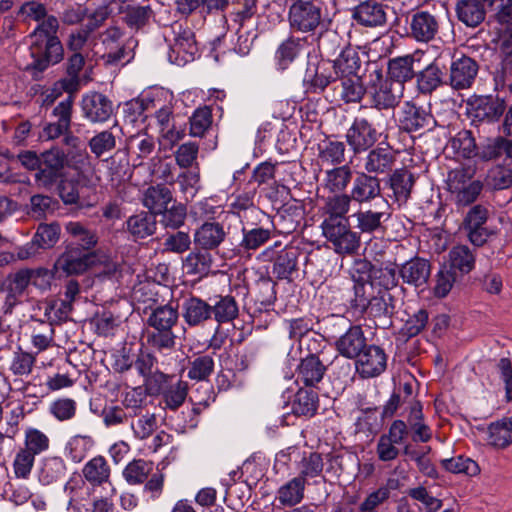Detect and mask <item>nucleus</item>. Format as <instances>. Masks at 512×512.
<instances>
[{"label": "nucleus", "mask_w": 512, "mask_h": 512, "mask_svg": "<svg viewBox=\"0 0 512 512\" xmlns=\"http://www.w3.org/2000/svg\"><path fill=\"white\" fill-rule=\"evenodd\" d=\"M83 116L92 123L106 122L113 114V103L99 92L87 93L82 97Z\"/></svg>", "instance_id": "11"}, {"label": "nucleus", "mask_w": 512, "mask_h": 512, "mask_svg": "<svg viewBox=\"0 0 512 512\" xmlns=\"http://www.w3.org/2000/svg\"><path fill=\"white\" fill-rule=\"evenodd\" d=\"M390 188L393 191L395 200L399 203H405L410 197L413 185V173L407 169H398L389 179Z\"/></svg>", "instance_id": "35"}, {"label": "nucleus", "mask_w": 512, "mask_h": 512, "mask_svg": "<svg viewBox=\"0 0 512 512\" xmlns=\"http://www.w3.org/2000/svg\"><path fill=\"white\" fill-rule=\"evenodd\" d=\"M298 252L294 248H283L279 251L273 264V274L277 279H289L297 268Z\"/></svg>", "instance_id": "38"}, {"label": "nucleus", "mask_w": 512, "mask_h": 512, "mask_svg": "<svg viewBox=\"0 0 512 512\" xmlns=\"http://www.w3.org/2000/svg\"><path fill=\"white\" fill-rule=\"evenodd\" d=\"M188 394V383L178 379L175 382H169L162 390V399L165 408L176 410L183 405Z\"/></svg>", "instance_id": "44"}, {"label": "nucleus", "mask_w": 512, "mask_h": 512, "mask_svg": "<svg viewBox=\"0 0 512 512\" xmlns=\"http://www.w3.org/2000/svg\"><path fill=\"white\" fill-rule=\"evenodd\" d=\"M505 111V102L498 96H474L467 101V115L472 124L494 123Z\"/></svg>", "instance_id": "6"}, {"label": "nucleus", "mask_w": 512, "mask_h": 512, "mask_svg": "<svg viewBox=\"0 0 512 512\" xmlns=\"http://www.w3.org/2000/svg\"><path fill=\"white\" fill-rule=\"evenodd\" d=\"M486 0H457L455 13L457 19L465 26L476 28L484 22L486 17Z\"/></svg>", "instance_id": "18"}, {"label": "nucleus", "mask_w": 512, "mask_h": 512, "mask_svg": "<svg viewBox=\"0 0 512 512\" xmlns=\"http://www.w3.org/2000/svg\"><path fill=\"white\" fill-rule=\"evenodd\" d=\"M95 441L90 435H75L65 446L66 455L75 463H80L94 447Z\"/></svg>", "instance_id": "51"}, {"label": "nucleus", "mask_w": 512, "mask_h": 512, "mask_svg": "<svg viewBox=\"0 0 512 512\" xmlns=\"http://www.w3.org/2000/svg\"><path fill=\"white\" fill-rule=\"evenodd\" d=\"M126 230L135 240L151 236L156 230L155 216L144 211L134 214L127 219Z\"/></svg>", "instance_id": "29"}, {"label": "nucleus", "mask_w": 512, "mask_h": 512, "mask_svg": "<svg viewBox=\"0 0 512 512\" xmlns=\"http://www.w3.org/2000/svg\"><path fill=\"white\" fill-rule=\"evenodd\" d=\"M413 64L414 58L410 55L390 60L388 65L390 79L401 83L412 79L414 76Z\"/></svg>", "instance_id": "62"}, {"label": "nucleus", "mask_w": 512, "mask_h": 512, "mask_svg": "<svg viewBox=\"0 0 512 512\" xmlns=\"http://www.w3.org/2000/svg\"><path fill=\"white\" fill-rule=\"evenodd\" d=\"M213 256L208 250L191 251L183 261V269L188 275L202 278L207 276L212 269Z\"/></svg>", "instance_id": "27"}, {"label": "nucleus", "mask_w": 512, "mask_h": 512, "mask_svg": "<svg viewBox=\"0 0 512 512\" xmlns=\"http://www.w3.org/2000/svg\"><path fill=\"white\" fill-rule=\"evenodd\" d=\"M488 443L496 448H506L512 443V420L503 418L488 426Z\"/></svg>", "instance_id": "39"}, {"label": "nucleus", "mask_w": 512, "mask_h": 512, "mask_svg": "<svg viewBox=\"0 0 512 512\" xmlns=\"http://www.w3.org/2000/svg\"><path fill=\"white\" fill-rule=\"evenodd\" d=\"M122 31L117 26L108 28L102 35V42L109 49L107 53V62L116 63L124 58V50L119 45L122 37Z\"/></svg>", "instance_id": "61"}, {"label": "nucleus", "mask_w": 512, "mask_h": 512, "mask_svg": "<svg viewBox=\"0 0 512 512\" xmlns=\"http://www.w3.org/2000/svg\"><path fill=\"white\" fill-rule=\"evenodd\" d=\"M356 368L359 374L366 378L380 375L386 368L384 351L375 345L368 346L358 356Z\"/></svg>", "instance_id": "14"}, {"label": "nucleus", "mask_w": 512, "mask_h": 512, "mask_svg": "<svg viewBox=\"0 0 512 512\" xmlns=\"http://www.w3.org/2000/svg\"><path fill=\"white\" fill-rule=\"evenodd\" d=\"M403 92L404 84L400 81L384 77L378 70L370 74L368 93L376 108H393L399 102Z\"/></svg>", "instance_id": "4"}, {"label": "nucleus", "mask_w": 512, "mask_h": 512, "mask_svg": "<svg viewBox=\"0 0 512 512\" xmlns=\"http://www.w3.org/2000/svg\"><path fill=\"white\" fill-rule=\"evenodd\" d=\"M65 472L66 465L61 457H48L42 462L38 478L43 485H50L61 479Z\"/></svg>", "instance_id": "49"}, {"label": "nucleus", "mask_w": 512, "mask_h": 512, "mask_svg": "<svg viewBox=\"0 0 512 512\" xmlns=\"http://www.w3.org/2000/svg\"><path fill=\"white\" fill-rule=\"evenodd\" d=\"M155 139L147 133L132 135L127 140V149L140 160L149 157L155 150Z\"/></svg>", "instance_id": "59"}, {"label": "nucleus", "mask_w": 512, "mask_h": 512, "mask_svg": "<svg viewBox=\"0 0 512 512\" xmlns=\"http://www.w3.org/2000/svg\"><path fill=\"white\" fill-rule=\"evenodd\" d=\"M478 63L471 57L461 55L454 58L450 65L449 85L454 90L470 88L478 74Z\"/></svg>", "instance_id": "8"}, {"label": "nucleus", "mask_w": 512, "mask_h": 512, "mask_svg": "<svg viewBox=\"0 0 512 512\" xmlns=\"http://www.w3.org/2000/svg\"><path fill=\"white\" fill-rule=\"evenodd\" d=\"M105 17V11L101 10L96 12L86 25L87 29H79L76 32L71 33L68 41V48L75 53H79V51L86 45L89 33L97 28L100 23L104 21Z\"/></svg>", "instance_id": "55"}, {"label": "nucleus", "mask_w": 512, "mask_h": 512, "mask_svg": "<svg viewBox=\"0 0 512 512\" xmlns=\"http://www.w3.org/2000/svg\"><path fill=\"white\" fill-rule=\"evenodd\" d=\"M389 217V213L380 210L359 209L351 215L355 219L357 228L362 233H373L382 227L383 221Z\"/></svg>", "instance_id": "33"}, {"label": "nucleus", "mask_w": 512, "mask_h": 512, "mask_svg": "<svg viewBox=\"0 0 512 512\" xmlns=\"http://www.w3.org/2000/svg\"><path fill=\"white\" fill-rule=\"evenodd\" d=\"M339 81L340 85L337 89H339V94L345 102L355 103L362 99L365 89L358 75L339 78Z\"/></svg>", "instance_id": "58"}, {"label": "nucleus", "mask_w": 512, "mask_h": 512, "mask_svg": "<svg viewBox=\"0 0 512 512\" xmlns=\"http://www.w3.org/2000/svg\"><path fill=\"white\" fill-rule=\"evenodd\" d=\"M331 68L337 79L357 75L360 68L358 54L352 49H346L333 61Z\"/></svg>", "instance_id": "41"}, {"label": "nucleus", "mask_w": 512, "mask_h": 512, "mask_svg": "<svg viewBox=\"0 0 512 512\" xmlns=\"http://www.w3.org/2000/svg\"><path fill=\"white\" fill-rule=\"evenodd\" d=\"M305 45L306 39L300 37L290 36L283 41L276 51V58L278 59L279 65L285 68L293 62L304 49Z\"/></svg>", "instance_id": "50"}, {"label": "nucleus", "mask_w": 512, "mask_h": 512, "mask_svg": "<svg viewBox=\"0 0 512 512\" xmlns=\"http://www.w3.org/2000/svg\"><path fill=\"white\" fill-rule=\"evenodd\" d=\"M307 484L302 477H293L277 489L276 500L284 507L298 505L304 499Z\"/></svg>", "instance_id": "24"}, {"label": "nucleus", "mask_w": 512, "mask_h": 512, "mask_svg": "<svg viewBox=\"0 0 512 512\" xmlns=\"http://www.w3.org/2000/svg\"><path fill=\"white\" fill-rule=\"evenodd\" d=\"M172 200L173 196L171 190L162 184L148 187L142 197L143 205L152 215L165 211Z\"/></svg>", "instance_id": "25"}, {"label": "nucleus", "mask_w": 512, "mask_h": 512, "mask_svg": "<svg viewBox=\"0 0 512 512\" xmlns=\"http://www.w3.org/2000/svg\"><path fill=\"white\" fill-rule=\"evenodd\" d=\"M152 472V462L144 459H134L126 465L122 474L128 484L139 485L144 483Z\"/></svg>", "instance_id": "46"}, {"label": "nucleus", "mask_w": 512, "mask_h": 512, "mask_svg": "<svg viewBox=\"0 0 512 512\" xmlns=\"http://www.w3.org/2000/svg\"><path fill=\"white\" fill-rule=\"evenodd\" d=\"M29 35L30 53L33 58L30 66L38 71L45 70L49 65L60 62L63 58V47L56 36L58 20L54 16H46Z\"/></svg>", "instance_id": "1"}, {"label": "nucleus", "mask_w": 512, "mask_h": 512, "mask_svg": "<svg viewBox=\"0 0 512 512\" xmlns=\"http://www.w3.org/2000/svg\"><path fill=\"white\" fill-rule=\"evenodd\" d=\"M72 98L67 97L61 101L53 110L57 122L47 124L43 129L44 136L53 140L66 133L71 124Z\"/></svg>", "instance_id": "20"}, {"label": "nucleus", "mask_w": 512, "mask_h": 512, "mask_svg": "<svg viewBox=\"0 0 512 512\" xmlns=\"http://www.w3.org/2000/svg\"><path fill=\"white\" fill-rule=\"evenodd\" d=\"M447 150H451L456 156L471 158L476 155V142L469 130L458 132L447 144Z\"/></svg>", "instance_id": "43"}, {"label": "nucleus", "mask_w": 512, "mask_h": 512, "mask_svg": "<svg viewBox=\"0 0 512 512\" xmlns=\"http://www.w3.org/2000/svg\"><path fill=\"white\" fill-rule=\"evenodd\" d=\"M182 316L190 327L199 326L212 317V308L203 299L191 296L183 301Z\"/></svg>", "instance_id": "21"}, {"label": "nucleus", "mask_w": 512, "mask_h": 512, "mask_svg": "<svg viewBox=\"0 0 512 512\" xmlns=\"http://www.w3.org/2000/svg\"><path fill=\"white\" fill-rule=\"evenodd\" d=\"M227 232L223 224L215 221H205L194 230L193 241L198 249L216 250L226 239Z\"/></svg>", "instance_id": "13"}, {"label": "nucleus", "mask_w": 512, "mask_h": 512, "mask_svg": "<svg viewBox=\"0 0 512 512\" xmlns=\"http://www.w3.org/2000/svg\"><path fill=\"white\" fill-rule=\"evenodd\" d=\"M137 418L130 422V428L134 437L138 440L148 439L153 435L158 427L157 417L154 413L146 412L139 414Z\"/></svg>", "instance_id": "57"}, {"label": "nucleus", "mask_w": 512, "mask_h": 512, "mask_svg": "<svg viewBox=\"0 0 512 512\" xmlns=\"http://www.w3.org/2000/svg\"><path fill=\"white\" fill-rule=\"evenodd\" d=\"M29 285L30 278L28 268L20 269L7 276L2 286V290L6 293L4 301L6 312L11 311L19 302V298L24 294Z\"/></svg>", "instance_id": "16"}, {"label": "nucleus", "mask_w": 512, "mask_h": 512, "mask_svg": "<svg viewBox=\"0 0 512 512\" xmlns=\"http://www.w3.org/2000/svg\"><path fill=\"white\" fill-rule=\"evenodd\" d=\"M353 18L362 26L377 27L386 22V13L383 5L368 0L360 3L353 10Z\"/></svg>", "instance_id": "23"}, {"label": "nucleus", "mask_w": 512, "mask_h": 512, "mask_svg": "<svg viewBox=\"0 0 512 512\" xmlns=\"http://www.w3.org/2000/svg\"><path fill=\"white\" fill-rule=\"evenodd\" d=\"M352 177L351 168L342 165L325 172L324 187L330 192L339 193L346 189Z\"/></svg>", "instance_id": "52"}, {"label": "nucleus", "mask_w": 512, "mask_h": 512, "mask_svg": "<svg viewBox=\"0 0 512 512\" xmlns=\"http://www.w3.org/2000/svg\"><path fill=\"white\" fill-rule=\"evenodd\" d=\"M337 80L331 73V64L323 62L317 67H308L304 76V82L314 92L323 91L332 81Z\"/></svg>", "instance_id": "37"}, {"label": "nucleus", "mask_w": 512, "mask_h": 512, "mask_svg": "<svg viewBox=\"0 0 512 512\" xmlns=\"http://www.w3.org/2000/svg\"><path fill=\"white\" fill-rule=\"evenodd\" d=\"M179 313L177 307L166 304L156 307L147 319L148 326L153 330H172L178 323Z\"/></svg>", "instance_id": "32"}, {"label": "nucleus", "mask_w": 512, "mask_h": 512, "mask_svg": "<svg viewBox=\"0 0 512 512\" xmlns=\"http://www.w3.org/2000/svg\"><path fill=\"white\" fill-rule=\"evenodd\" d=\"M317 157L322 164L338 165L345 160V144L332 138H325L317 144Z\"/></svg>", "instance_id": "30"}, {"label": "nucleus", "mask_w": 512, "mask_h": 512, "mask_svg": "<svg viewBox=\"0 0 512 512\" xmlns=\"http://www.w3.org/2000/svg\"><path fill=\"white\" fill-rule=\"evenodd\" d=\"M84 478L93 485H101L108 482L110 467L103 456H95L83 467Z\"/></svg>", "instance_id": "40"}, {"label": "nucleus", "mask_w": 512, "mask_h": 512, "mask_svg": "<svg viewBox=\"0 0 512 512\" xmlns=\"http://www.w3.org/2000/svg\"><path fill=\"white\" fill-rule=\"evenodd\" d=\"M67 163V155L59 147H52L41 153L40 169L35 173L39 187L52 188L62 177Z\"/></svg>", "instance_id": "5"}, {"label": "nucleus", "mask_w": 512, "mask_h": 512, "mask_svg": "<svg viewBox=\"0 0 512 512\" xmlns=\"http://www.w3.org/2000/svg\"><path fill=\"white\" fill-rule=\"evenodd\" d=\"M320 228L322 236L335 253L352 255L359 249L360 235L351 229L348 219L322 220Z\"/></svg>", "instance_id": "2"}, {"label": "nucleus", "mask_w": 512, "mask_h": 512, "mask_svg": "<svg viewBox=\"0 0 512 512\" xmlns=\"http://www.w3.org/2000/svg\"><path fill=\"white\" fill-rule=\"evenodd\" d=\"M475 254L466 245L454 246L448 254V262L450 270L456 274L459 271L461 274L470 273L475 267Z\"/></svg>", "instance_id": "31"}, {"label": "nucleus", "mask_w": 512, "mask_h": 512, "mask_svg": "<svg viewBox=\"0 0 512 512\" xmlns=\"http://www.w3.org/2000/svg\"><path fill=\"white\" fill-rule=\"evenodd\" d=\"M231 208L234 213L238 214L241 219V223L249 222L259 217L269 222V216L256 208L253 204V200L248 195H240L235 198L231 203Z\"/></svg>", "instance_id": "54"}, {"label": "nucleus", "mask_w": 512, "mask_h": 512, "mask_svg": "<svg viewBox=\"0 0 512 512\" xmlns=\"http://www.w3.org/2000/svg\"><path fill=\"white\" fill-rule=\"evenodd\" d=\"M323 468L324 461L320 453L310 452L308 454H304L297 464V469L299 471L297 477H302L303 481L308 482L309 479L321 476Z\"/></svg>", "instance_id": "53"}, {"label": "nucleus", "mask_w": 512, "mask_h": 512, "mask_svg": "<svg viewBox=\"0 0 512 512\" xmlns=\"http://www.w3.org/2000/svg\"><path fill=\"white\" fill-rule=\"evenodd\" d=\"M60 233L61 228L57 222L41 223L33 237L42 249H49L59 241Z\"/></svg>", "instance_id": "64"}, {"label": "nucleus", "mask_w": 512, "mask_h": 512, "mask_svg": "<svg viewBox=\"0 0 512 512\" xmlns=\"http://www.w3.org/2000/svg\"><path fill=\"white\" fill-rule=\"evenodd\" d=\"M351 202L349 194L339 193L327 197L322 207L323 220L348 219L346 214L349 212Z\"/></svg>", "instance_id": "36"}, {"label": "nucleus", "mask_w": 512, "mask_h": 512, "mask_svg": "<svg viewBox=\"0 0 512 512\" xmlns=\"http://www.w3.org/2000/svg\"><path fill=\"white\" fill-rule=\"evenodd\" d=\"M155 117L160 134L172 144L179 141L184 136V131L175 129L172 123V108L170 106L164 105L160 107L156 111Z\"/></svg>", "instance_id": "48"}, {"label": "nucleus", "mask_w": 512, "mask_h": 512, "mask_svg": "<svg viewBox=\"0 0 512 512\" xmlns=\"http://www.w3.org/2000/svg\"><path fill=\"white\" fill-rule=\"evenodd\" d=\"M288 21L293 32L314 35L323 25L321 3L317 0H296L288 11Z\"/></svg>", "instance_id": "3"}, {"label": "nucleus", "mask_w": 512, "mask_h": 512, "mask_svg": "<svg viewBox=\"0 0 512 512\" xmlns=\"http://www.w3.org/2000/svg\"><path fill=\"white\" fill-rule=\"evenodd\" d=\"M354 278V306L358 309H364L365 306L369 305L368 300L377 291L375 283L369 280V276H360L358 279Z\"/></svg>", "instance_id": "63"}, {"label": "nucleus", "mask_w": 512, "mask_h": 512, "mask_svg": "<svg viewBox=\"0 0 512 512\" xmlns=\"http://www.w3.org/2000/svg\"><path fill=\"white\" fill-rule=\"evenodd\" d=\"M395 154L389 147H377L366 156L364 168L369 174H383L392 169Z\"/></svg>", "instance_id": "26"}, {"label": "nucleus", "mask_w": 512, "mask_h": 512, "mask_svg": "<svg viewBox=\"0 0 512 512\" xmlns=\"http://www.w3.org/2000/svg\"><path fill=\"white\" fill-rule=\"evenodd\" d=\"M176 340L177 336L170 329L164 330H148L146 333V343L155 352L169 356L176 352Z\"/></svg>", "instance_id": "28"}, {"label": "nucleus", "mask_w": 512, "mask_h": 512, "mask_svg": "<svg viewBox=\"0 0 512 512\" xmlns=\"http://www.w3.org/2000/svg\"><path fill=\"white\" fill-rule=\"evenodd\" d=\"M66 232L77 240L80 249L89 251L94 248L98 242L94 231L86 228L82 223L70 221L65 225Z\"/></svg>", "instance_id": "56"}, {"label": "nucleus", "mask_w": 512, "mask_h": 512, "mask_svg": "<svg viewBox=\"0 0 512 512\" xmlns=\"http://www.w3.org/2000/svg\"><path fill=\"white\" fill-rule=\"evenodd\" d=\"M211 308L212 316L219 324L233 321L239 313L238 304L230 295L218 297Z\"/></svg>", "instance_id": "47"}, {"label": "nucleus", "mask_w": 512, "mask_h": 512, "mask_svg": "<svg viewBox=\"0 0 512 512\" xmlns=\"http://www.w3.org/2000/svg\"><path fill=\"white\" fill-rule=\"evenodd\" d=\"M325 366L315 355H310L302 359L298 366V379L306 386H314L319 383L324 374Z\"/></svg>", "instance_id": "34"}, {"label": "nucleus", "mask_w": 512, "mask_h": 512, "mask_svg": "<svg viewBox=\"0 0 512 512\" xmlns=\"http://www.w3.org/2000/svg\"><path fill=\"white\" fill-rule=\"evenodd\" d=\"M94 255L72 244L66 246L65 251L57 258L54 264L55 272L65 276L84 273L93 263Z\"/></svg>", "instance_id": "7"}, {"label": "nucleus", "mask_w": 512, "mask_h": 512, "mask_svg": "<svg viewBox=\"0 0 512 512\" xmlns=\"http://www.w3.org/2000/svg\"><path fill=\"white\" fill-rule=\"evenodd\" d=\"M393 297L389 291L385 289H377V291L368 300L369 305L365 306L362 311L367 312L372 317L388 316L393 313Z\"/></svg>", "instance_id": "42"}, {"label": "nucleus", "mask_w": 512, "mask_h": 512, "mask_svg": "<svg viewBox=\"0 0 512 512\" xmlns=\"http://www.w3.org/2000/svg\"><path fill=\"white\" fill-rule=\"evenodd\" d=\"M318 407V396L311 390L300 389L292 405L293 413L296 415L311 417Z\"/></svg>", "instance_id": "60"}, {"label": "nucleus", "mask_w": 512, "mask_h": 512, "mask_svg": "<svg viewBox=\"0 0 512 512\" xmlns=\"http://www.w3.org/2000/svg\"><path fill=\"white\" fill-rule=\"evenodd\" d=\"M482 181L471 178L464 185L452 191L451 197L457 206H468L474 203L483 190Z\"/></svg>", "instance_id": "45"}, {"label": "nucleus", "mask_w": 512, "mask_h": 512, "mask_svg": "<svg viewBox=\"0 0 512 512\" xmlns=\"http://www.w3.org/2000/svg\"><path fill=\"white\" fill-rule=\"evenodd\" d=\"M495 10L496 27L503 46L512 45V0H486Z\"/></svg>", "instance_id": "19"}, {"label": "nucleus", "mask_w": 512, "mask_h": 512, "mask_svg": "<svg viewBox=\"0 0 512 512\" xmlns=\"http://www.w3.org/2000/svg\"><path fill=\"white\" fill-rule=\"evenodd\" d=\"M198 53L194 34L189 29H181L176 33L174 43L170 46L168 59L177 66L192 62Z\"/></svg>", "instance_id": "10"}, {"label": "nucleus", "mask_w": 512, "mask_h": 512, "mask_svg": "<svg viewBox=\"0 0 512 512\" xmlns=\"http://www.w3.org/2000/svg\"><path fill=\"white\" fill-rule=\"evenodd\" d=\"M263 220L259 217L242 224V239L239 243L241 250L246 252L257 250L270 240L273 233V224L269 220V225L266 226L262 224Z\"/></svg>", "instance_id": "9"}, {"label": "nucleus", "mask_w": 512, "mask_h": 512, "mask_svg": "<svg viewBox=\"0 0 512 512\" xmlns=\"http://www.w3.org/2000/svg\"><path fill=\"white\" fill-rule=\"evenodd\" d=\"M336 350L348 359L358 357L368 346L360 326H351L335 342Z\"/></svg>", "instance_id": "17"}, {"label": "nucleus", "mask_w": 512, "mask_h": 512, "mask_svg": "<svg viewBox=\"0 0 512 512\" xmlns=\"http://www.w3.org/2000/svg\"><path fill=\"white\" fill-rule=\"evenodd\" d=\"M438 54V48L433 47L430 57L432 61L418 72V90L422 93H430L442 83L443 72L440 68Z\"/></svg>", "instance_id": "22"}, {"label": "nucleus", "mask_w": 512, "mask_h": 512, "mask_svg": "<svg viewBox=\"0 0 512 512\" xmlns=\"http://www.w3.org/2000/svg\"><path fill=\"white\" fill-rule=\"evenodd\" d=\"M346 141L354 153L366 151L377 141L376 129L365 118H356L346 132Z\"/></svg>", "instance_id": "12"}, {"label": "nucleus", "mask_w": 512, "mask_h": 512, "mask_svg": "<svg viewBox=\"0 0 512 512\" xmlns=\"http://www.w3.org/2000/svg\"><path fill=\"white\" fill-rule=\"evenodd\" d=\"M380 194L379 179L365 172H360L353 180L349 196L352 201L363 204L380 197Z\"/></svg>", "instance_id": "15"}]
</instances>
